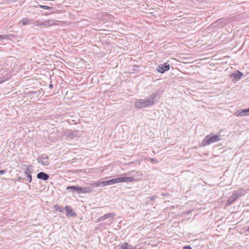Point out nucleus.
<instances>
[{
    "instance_id": "nucleus-8",
    "label": "nucleus",
    "mask_w": 249,
    "mask_h": 249,
    "mask_svg": "<svg viewBox=\"0 0 249 249\" xmlns=\"http://www.w3.org/2000/svg\"><path fill=\"white\" fill-rule=\"evenodd\" d=\"M115 215V214L113 213H106V214L104 215L103 216L98 218L97 219V222H99L101 221L105 220L108 218H113Z\"/></svg>"
},
{
    "instance_id": "nucleus-21",
    "label": "nucleus",
    "mask_w": 249,
    "mask_h": 249,
    "mask_svg": "<svg viewBox=\"0 0 249 249\" xmlns=\"http://www.w3.org/2000/svg\"><path fill=\"white\" fill-rule=\"evenodd\" d=\"M20 22L23 25H28L30 23V19L28 18H24L21 20Z\"/></svg>"
},
{
    "instance_id": "nucleus-29",
    "label": "nucleus",
    "mask_w": 249,
    "mask_h": 249,
    "mask_svg": "<svg viewBox=\"0 0 249 249\" xmlns=\"http://www.w3.org/2000/svg\"><path fill=\"white\" fill-rule=\"evenodd\" d=\"M157 196L156 195H155V196H150V197H149V199H150V200L151 201H153V200H154L156 198H157Z\"/></svg>"
},
{
    "instance_id": "nucleus-19",
    "label": "nucleus",
    "mask_w": 249,
    "mask_h": 249,
    "mask_svg": "<svg viewBox=\"0 0 249 249\" xmlns=\"http://www.w3.org/2000/svg\"><path fill=\"white\" fill-rule=\"evenodd\" d=\"M53 208L55 210L59 212H63L65 208H63L62 206L59 205H54L53 206Z\"/></svg>"
},
{
    "instance_id": "nucleus-13",
    "label": "nucleus",
    "mask_w": 249,
    "mask_h": 249,
    "mask_svg": "<svg viewBox=\"0 0 249 249\" xmlns=\"http://www.w3.org/2000/svg\"><path fill=\"white\" fill-rule=\"evenodd\" d=\"M91 186L93 187L107 186V180L101 181L91 184Z\"/></svg>"
},
{
    "instance_id": "nucleus-35",
    "label": "nucleus",
    "mask_w": 249,
    "mask_h": 249,
    "mask_svg": "<svg viewBox=\"0 0 249 249\" xmlns=\"http://www.w3.org/2000/svg\"><path fill=\"white\" fill-rule=\"evenodd\" d=\"M167 195H168V194H167V193H161V194H160V195H161L162 196H166Z\"/></svg>"
},
{
    "instance_id": "nucleus-31",
    "label": "nucleus",
    "mask_w": 249,
    "mask_h": 249,
    "mask_svg": "<svg viewBox=\"0 0 249 249\" xmlns=\"http://www.w3.org/2000/svg\"><path fill=\"white\" fill-rule=\"evenodd\" d=\"M7 171L6 170H0V175L4 174L6 173Z\"/></svg>"
},
{
    "instance_id": "nucleus-24",
    "label": "nucleus",
    "mask_w": 249,
    "mask_h": 249,
    "mask_svg": "<svg viewBox=\"0 0 249 249\" xmlns=\"http://www.w3.org/2000/svg\"><path fill=\"white\" fill-rule=\"evenodd\" d=\"M9 35H0V40L2 39H9Z\"/></svg>"
},
{
    "instance_id": "nucleus-32",
    "label": "nucleus",
    "mask_w": 249,
    "mask_h": 249,
    "mask_svg": "<svg viewBox=\"0 0 249 249\" xmlns=\"http://www.w3.org/2000/svg\"><path fill=\"white\" fill-rule=\"evenodd\" d=\"M182 249H192V247L190 246H186L183 247Z\"/></svg>"
},
{
    "instance_id": "nucleus-1",
    "label": "nucleus",
    "mask_w": 249,
    "mask_h": 249,
    "mask_svg": "<svg viewBox=\"0 0 249 249\" xmlns=\"http://www.w3.org/2000/svg\"><path fill=\"white\" fill-rule=\"evenodd\" d=\"M161 94L160 91L158 90L143 99H141L137 100L135 106L136 108H141L153 106L155 104L156 98H160Z\"/></svg>"
},
{
    "instance_id": "nucleus-15",
    "label": "nucleus",
    "mask_w": 249,
    "mask_h": 249,
    "mask_svg": "<svg viewBox=\"0 0 249 249\" xmlns=\"http://www.w3.org/2000/svg\"><path fill=\"white\" fill-rule=\"evenodd\" d=\"M121 249H136V247H133L132 245L128 244L127 243H125L124 244H122L120 247Z\"/></svg>"
},
{
    "instance_id": "nucleus-11",
    "label": "nucleus",
    "mask_w": 249,
    "mask_h": 249,
    "mask_svg": "<svg viewBox=\"0 0 249 249\" xmlns=\"http://www.w3.org/2000/svg\"><path fill=\"white\" fill-rule=\"evenodd\" d=\"M119 183V182H130L134 180V178L132 177H122L118 178Z\"/></svg>"
},
{
    "instance_id": "nucleus-34",
    "label": "nucleus",
    "mask_w": 249,
    "mask_h": 249,
    "mask_svg": "<svg viewBox=\"0 0 249 249\" xmlns=\"http://www.w3.org/2000/svg\"><path fill=\"white\" fill-rule=\"evenodd\" d=\"M150 161L153 162H157V160L156 159H155L151 158L150 159Z\"/></svg>"
},
{
    "instance_id": "nucleus-33",
    "label": "nucleus",
    "mask_w": 249,
    "mask_h": 249,
    "mask_svg": "<svg viewBox=\"0 0 249 249\" xmlns=\"http://www.w3.org/2000/svg\"><path fill=\"white\" fill-rule=\"evenodd\" d=\"M24 179L23 178H22V177H18V178H17V181H22V180H24Z\"/></svg>"
},
{
    "instance_id": "nucleus-25",
    "label": "nucleus",
    "mask_w": 249,
    "mask_h": 249,
    "mask_svg": "<svg viewBox=\"0 0 249 249\" xmlns=\"http://www.w3.org/2000/svg\"><path fill=\"white\" fill-rule=\"evenodd\" d=\"M26 177V180L29 183H31L32 180V178L31 174H28V175H27V176Z\"/></svg>"
},
{
    "instance_id": "nucleus-2",
    "label": "nucleus",
    "mask_w": 249,
    "mask_h": 249,
    "mask_svg": "<svg viewBox=\"0 0 249 249\" xmlns=\"http://www.w3.org/2000/svg\"><path fill=\"white\" fill-rule=\"evenodd\" d=\"M219 135L210 134L207 135L202 141V145L203 146L208 145L212 143L216 142L220 140Z\"/></svg>"
},
{
    "instance_id": "nucleus-4",
    "label": "nucleus",
    "mask_w": 249,
    "mask_h": 249,
    "mask_svg": "<svg viewBox=\"0 0 249 249\" xmlns=\"http://www.w3.org/2000/svg\"><path fill=\"white\" fill-rule=\"evenodd\" d=\"M170 64L166 62L163 64H161L158 65L156 69L159 72L163 73L166 71H169L170 70Z\"/></svg>"
},
{
    "instance_id": "nucleus-18",
    "label": "nucleus",
    "mask_w": 249,
    "mask_h": 249,
    "mask_svg": "<svg viewBox=\"0 0 249 249\" xmlns=\"http://www.w3.org/2000/svg\"><path fill=\"white\" fill-rule=\"evenodd\" d=\"M107 186L111 185L115 183H119L118 178L107 180Z\"/></svg>"
},
{
    "instance_id": "nucleus-23",
    "label": "nucleus",
    "mask_w": 249,
    "mask_h": 249,
    "mask_svg": "<svg viewBox=\"0 0 249 249\" xmlns=\"http://www.w3.org/2000/svg\"><path fill=\"white\" fill-rule=\"evenodd\" d=\"M223 21V18L219 19L217 20L215 22H214L212 25L213 27H215L217 26V24L219 23H222Z\"/></svg>"
},
{
    "instance_id": "nucleus-17",
    "label": "nucleus",
    "mask_w": 249,
    "mask_h": 249,
    "mask_svg": "<svg viewBox=\"0 0 249 249\" xmlns=\"http://www.w3.org/2000/svg\"><path fill=\"white\" fill-rule=\"evenodd\" d=\"M234 194L236 195L237 196V198H238L239 197H240L245 195V192L243 189H240L236 191H234L233 193Z\"/></svg>"
},
{
    "instance_id": "nucleus-12",
    "label": "nucleus",
    "mask_w": 249,
    "mask_h": 249,
    "mask_svg": "<svg viewBox=\"0 0 249 249\" xmlns=\"http://www.w3.org/2000/svg\"><path fill=\"white\" fill-rule=\"evenodd\" d=\"M237 199V196L236 195L234 194L233 193L231 195V197H229L228 200H227L226 206H230L231 204H232L236 199Z\"/></svg>"
},
{
    "instance_id": "nucleus-27",
    "label": "nucleus",
    "mask_w": 249,
    "mask_h": 249,
    "mask_svg": "<svg viewBox=\"0 0 249 249\" xmlns=\"http://www.w3.org/2000/svg\"><path fill=\"white\" fill-rule=\"evenodd\" d=\"M33 24L35 26H38L39 27H41V25H40V24H41V22H40V21L39 20L35 21L33 23Z\"/></svg>"
},
{
    "instance_id": "nucleus-36",
    "label": "nucleus",
    "mask_w": 249,
    "mask_h": 249,
    "mask_svg": "<svg viewBox=\"0 0 249 249\" xmlns=\"http://www.w3.org/2000/svg\"><path fill=\"white\" fill-rule=\"evenodd\" d=\"M49 88H50V89H52L53 88V85L52 84H50L49 85Z\"/></svg>"
},
{
    "instance_id": "nucleus-28",
    "label": "nucleus",
    "mask_w": 249,
    "mask_h": 249,
    "mask_svg": "<svg viewBox=\"0 0 249 249\" xmlns=\"http://www.w3.org/2000/svg\"><path fill=\"white\" fill-rule=\"evenodd\" d=\"M40 25H41V26H43V27H49L48 26V24H47V22L46 21H45L44 22H41V24H40Z\"/></svg>"
},
{
    "instance_id": "nucleus-22",
    "label": "nucleus",
    "mask_w": 249,
    "mask_h": 249,
    "mask_svg": "<svg viewBox=\"0 0 249 249\" xmlns=\"http://www.w3.org/2000/svg\"><path fill=\"white\" fill-rule=\"evenodd\" d=\"M31 166H28L26 170L24 171V174L26 177L28 175V174H30L32 173V171L30 169V167Z\"/></svg>"
},
{
    "instance_id": "nucleus-20",
    "label": "nucleus",
    "mask_w": 249,
    "mask_h": 249,
    "mask_svg": "<svg viewBox=\"0 0 249 249\" xmlns=\"http://www.w3.org/2000/svg\"><path fill=\"white\" fill-rule=\"evenodd\" d=\"M34 6L36 8L39 7V8H42V9H44L45 10H50L53 8L52 7L48 6L40 5V4H38L37 5H35Z\"/></svg>"
},
{
    "instance_id": "nucleus-9",
    "label": "nucleus",
    "mask_w": 249,
    "mask_h": 249,
    "mask_svg": "<svg viewBox=\"0 0 249 249\" xmlns=\"http://www.w3.org/2000/svg\"><path fill=\"white\" fill-rule=\"evenodd\" d=\"M49 175L44 172H40L36 175V178L38 179L43 181L48 180L49 178Z\"/></svg>"
},
{
    "instance_id": "nucleus-10",
    "label": "nucleus",
    "mask_w": 249,
    "mask_h": 249,
    "mask_svg": "<svg viewBox=\"0 0 249 249\" xmlns=\"http://www.w3.org/2000/svg\"><path fill=\"white\" fill-rule=\"evenodd\" d=\"M235 115L237 116H243L249 115V107L247 109L238 110L236 112Z\"/></svg>"
},
{
    "instance_id": "nucleus-16",
    "label": "nucleus",
    "mask_w": 249,
    "mask_h": 249,
    "mask_svg": "<svg viewBox=\"0 0 249 249\" xmlns=\"http://www.w3.org/2000/svg\"><path fill=\"white\" fill-rule=\"evenodd\" d=\"M80 190L79 192V194H85L88 193H90L92 191V189L89 187H80Z\"/></svg>"
},
{
    "instance_id": "nucleus-37",
    "label": "nucleus",
    "mask_w": 249,
    "mask_h": 249,
    "mask_svg": "<svg viewBox=\"0 0 249 249\" xmlns=\"http://www.w3.org/2000/svg\"><path fill=\"white\" fill-rule=\"evenodd\" d=\"M245 231L246 232L249 233V227L247 230H246Z\"/></svg>"
},
{
    "instance_id": "nucleus-26",
    "label": "nucleus",
    "mask_w": 249,
    "mask_h": 249,
    "mask_svg": "<svg viewBox=\"0 0 249 249\" xmlns=\"http://www.w3.org/2000/svg\"><path fill=\"white\" fill-rule=\"evenodd\" d=\"M48 24V26H51L54 24V20L53 19H50L46 21Z\"/></svg>"
},
{
    "instance_id": "nucleus-14",
    "label": "nucleus",
    "mask_w": 249,
    "mask_h": 249,
    "mask_svg": "<svg viewBox=\"0 0 249 249\" xmlns=\"http://www.w3.org/2000/svg\"><path fill=\"white\" fill-rule=\"evenodd\" d=\"M80 188V187L78 186H69L67 187L66 190H72L73 192H76L77 194H79Z\"/></svg>"
},
{
    "instance_id": "nucleus-3",
    "label": "nucleus",
    "mask_w": 249,
    "mask_h": 249,
    "mask_svg": "<svg viewBox=\"0 0 249 249\" xmlns=\"http://www.w3.org/2000/svg\"><path fill=\"white\" fill-rule=\"evenodd\" d=\"M37 160L39 163L44 166H48L49 164V157L45 154H43L39 156Z\"/></svg>"
},
{
    "instance_id": "nucleus-30",
    "label": "nucleus",
    "mask_w": 249,
    "mask_h": 249,
    "mask_svg": "<svg viewBox=\"0 0 249 249\" xmlns=\"http://www.w3.org/2000/svg\"><path fill=\"white\" fill-rule=\"evenodd\" d=\"M6 80V79L3 77H1L0 78V84L4 82Z\"/></svg>"
},
{
    "instance_id": "nucleus-6",
    "label": "nucleus",
    "mask_w": 249,
    "mask_h": 249,
    "mask_svg": "<svg viewBox=\"0 0 249 249\" xmlns=\"http://www.w3.org/2000/svg\"><path fill=\"white\" fill-rule=\"evenodd\" d=\"M243 75V73L238 70L236 72L231 74L230 75V78L235 79L236 81H238L241 79Z\"/></svg>"
},
{
    "instance_id": "nucleus-5",
    "label": "nucleus",
    "mask_w": 249,
    "mask_h": 249,
    "mask_svg": "<svg viewBox=\"0 0 249 249\" xmlns=\"http://www.w3.org/2000/svg\"><path fill=\"white\" fill-rule=\"evenodd\" d=\"M66 136L70 139H73L78 136V131L77 130H68L66 132Z\"/></svg>"
},
{
    "instance_id": "nucleus-7",
    "label": "nucleus",
    "mask_w": 249,
    "mask_h": 249,
    "mask_svg": "<svg viewBox=\"0 0 249 249\" xmlns=\"http://www.w3.org/2000/svg\"><path fill=\"white\" fill-rule=\"evenodd\" d=\"M65 210L66 212V215L68 217H74L76 215V213L70 206H66L65 207Z\"/></svg>"
}]
</instances>
